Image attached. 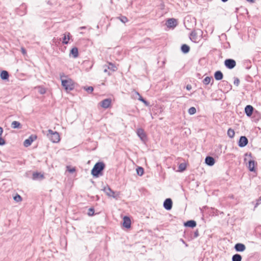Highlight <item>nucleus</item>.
<instances>
[{
	"instance_id": "nucleus-36",
	"label": "nucleus",
	"mask_w": 261,
	"mask_h": 261,
	"mask_svg": "<svg viewBox=\"0 0 261 261\" xmlns=\"http://www.w3.org/2000/svg\"><path fill=\"white\" fill-rule=\"evenodd\" d=\"M13 199L16 202H20L22 200L21 197L18 194H16V195L14 197Z\"/></svg>"
},
{
	"instance_id": "nucleus-22",
	"label": "nucleus",
	"mask_w": 261,
	"mask_h": 261,
	"mask_svg": "<svg viewBox=\"0 0 261 261\" xmlns=\"http://www.w3.org/2000/svg\"><path fill=\"white\" fill-rule=\"evenodd\" d=\"M255 162L253 160H250L248 162L249 170L251 171H255Z\"/></svg>"
},
{
	"instance_id": "nucleus-29",
	"label": "nucleus",
	"mask_w": 261,
	"mask_h": 261,
	"mask_svg": "<svg viewBox=\"0 0 261 261\" xmlns=\"http://www.w3.org/2000/svg\"><path fill=\"white\" fill-rule=\"evenodd\" d=\"M234 134H235V133L233 129L229 128L228 129L227 135L229 137H230V138H233V137L234 136Z\"/></svg>"
},
{
	"instance_id": "nucleus-25",
	"label": "nucleus",
	"mask_w": 261,
	"mask_h": 261,
	"mask_svg": "<svg viewBox=\"0 0 261 261\" xmlns=\"http://www.w3.org/2000/svg\"><path fill=\"white\" fill-rule=\"evenodd\" d=\"M11 127L13 128H20L21 127V125L18 121H14L11 123Z\"/></svg>"
},
{
	"instance_id": "nucleus-18",
	"label": "nucleus",
	"mask_w": 261,
	"mask_h": 261,
	"mask_svg": "<svg viewBox=\"0 0 261 261\" xmlns=\"http://www.w3.org/2000/svg\"><path fill=\"white\" fill-rule=\"evenodd\" d=\"M70 56H72L74 58H76L79 56V51L77 47H74L70 50Z\"/></svg>"
},
{
	"instance_id": "nucleus-17",
	"label": "nucleus",
	"mask_w": 261,
	"mask_h": 261,
	"mask_svg": "<svg viewBox=\"0 0 261 261\" xmlns=\"http://www.w3.org/2000/svg\"><path fill=\"white\" fill-rule=\"evenodd\" d=\"M70 34L69 32H67L64 34V37L63 38L62 43L63 44H67L68 43L69 40L70 38Z\"/></svg>"
},
{
	"instance_id": "nucleus-42",
	"label": "nucleus",
	"mask_w": 261,
	"mask_h": 261,
	"mask_svg": "<svg viewBox=\"0 0 261 261\" xmlns=\"http://www.w3.org/2000/svg\"><path fill=\"white\" fill-rule=\"evenodd\" d=\"M199 236V232H198V230H197L195 232H194V238H197Z\"/></svg>"
},
{
	"instance_id": "nucleus-9",
	"label": "nucleus",
	"mask_w": 261,
	"mask_h": 261,
	"mask_svg": "<svg viewBox=\"0 0 261 261\" xmlns=\"http://www.w3.org/2000/svg\"><path fill=\"white\" fill-rule=\"evenodd\" d=\"M137 134L142 141H145L146 140V135L143 129L141 128L137 129Z\"/></svg>"
},
{
	"instance_id": "nucleus-1",
	"label": "nucleus",
	"mask_w": 261,
	"mask_h": 261,
	"mask_svg": "<svg viewBox=\"0 0 261 261\" xmlns=\"http://www.w3.org/2000/svg\"><path fill=\"white\" fill-rule=\"evenodd\" d=\"M106 167L102 162H97L91 170V174L93 177H98L102 175V171Z\"/></svg>"
},
{
	"instance_id": "nucleus-44",
	"label": "nucleus",
	"mask_w": 261,
	"mask_h": 261,
	"mask_svg": "<svg viewBox=\"0 0 261 261\" xmlns=\"http://www.w3.org/2000/svg\"><path fill=\"white\" fill-rule=\"evenodd\" d=\"M186 88L188 90H190L192 88L191 86L190 85H188L186 87Z\"/></svg>"
},
{
	"instance_id": "nucleus-37",
	"label": "nucleus",
	"mask_w": 261,
	"mask_h": 261,
	"mask_svg": "<svg viewBox=\"0 0 261 261\" xmlns=\"http://www.w3.org/2000/svg\"><path fill=\"white\" fill-rule=\"evenodd\" d=\"M84 89L88 93H92L93 91V87L92 86H89L88 87H84Z\"/></svg>"
},
{
	"instance_id": "nucleus-30",
	"label": "nucleus",
	"mask_w": 261,
	"mask_h": 261,
	"mask_svg": "<svg viewBox=\"0 0 261 261\" xmlns=\"http://www.w3.org/2000/svg\"><path fill=\"white\" fill-rule=\"evenodd\" d=\"M117 18L123 23H125L128 21V18L126 16L123 15H121L120 16L118 17Z\"/></svg>"
},
{
	"instance_id": "nucleus-45",
	"label": "nucleus",
	"mask_w": 261,
	"mask_h": 261,
	"mask_svg": "<svg viewBox=\"0 0 261 261\" xmlns=\"http://www.w3.org/2000/svg\"><path fill=\"white\" fill-rule=\"evenodd\" d=\"M135 94L136 95L138 96L139 97H140V96H141V95L139 94V93L138 92H137V91H135Z\"/></svg>"
},
{
	"instance_id": "nucleus-34",
	"label": "nucleus",
	"mask_w": 261,
	"mask_h": 261,
	"mask_svg": "<svg viewBox=\"0 0 261 261\" xmlns=\"http://www.w3.org/2000/svg\"><path fill=\"white\" fill-rule=\"evenodd\" d=\"M138 100L143 102L146 106H149V102L143 98L141 96H140V97L138 98Z\"/></svg>"
},
{
	"instance_id": "nucleus-33",
	"label": "nucleus",
	"mask_w": 261,
	"mask_h": 261,
	"mask_svg": "<svg viewBox=\"0 0 261 261\" xmlns=\"http://www.w3.org/2000/svg\"><path fill=\"white\" fill-rule=\"evenodd\" d=\"M212 79V77L209 76H206V77H205L204 79L203 80V84L206 85H208L210 83Z\"/></svg>"
},
{
	"instance_id": "nucleus-26",
	"label": "nucleus",
	"mask_w": 261,
	"mask_h": 261,
	"mask_svg": "<svg viewBox=\"0 0 261 261\" xmlns=\"http://www.w3.org/2000/svg\"><path fill=\"white\" fill-rule=\"evenodd\" d=\"M3 133V128L0 126V145L3 146L6 144L5 140L2 137Z\"/></svg>"
},
{
	"instance_id": "nucleus-49",
	"label": "nucleus",
	"mask_w": 261,
	"mask_h": 261,
	"mask_svg": "<svg viewBox=\"0 0 261 261\" xmlns=\"http://www.w3.org/2000/svg\"><path fill=\"white\" fill-rule=\"evenodd\" d=\"M248 2H254L255 0H247Z\"/></svg>"
},
{
	"instance_id": "nucleus-8",
	"label": "nucleus",
	"mask_w": 261,
	"mask_h": 261,
	"mask_svg": "<svg viewBox=\"0 0 261 261\" xmlns=\"http://www.w3.org/2000/svg\"><path fill=\"white\" fill-rule=\"evenodd\" d=\"M248 143V139L245 136H241L240 138L238 145L240 147H244L247 145Z\"/></svg>"
},
{
	"instance_id": "nucleus-43",
	"label": "nucleus",
	"mask_w": 261,
	"mask_h": 261,
	"mask_svg": "<svg viewBox=\"0 0 261 261\" xmlns=\"http://www.w3.org/2000/svg\"><path fill=\"white\" fill-rule=\"evenodd\" d=\"M103 67L105 68L104 69V70H103V72H108V69H108V66L107 65H105L103 66Z\"/></svg>"
},
{
	"instance_id": "nucleus-7",
	"label": "nucleus",
	"mask_w": 261,
	"mask_h": 261,
	"mask_svg": "<svg viewBox=\"0 0 261 261\" xmlns=\"http://www.w3.org/2000/svg\"><path fill=\"white\" fill-rule=\"evenodd\" d=\"M172 201L170 198H167L164 202L163 206L164 208L167 210L169 211L171 210L172 207Z\"/></svg>"
},
{
	"instance_id": "nucleus-5",
	"label": "nucleus",
	"mask_w": 261,
	"mask_h": 261,
	"mask_svg": "<svg viewBox=\"0 0 261 261\" xmlns=\"http://www.w3.org/2000/svg\"><path fill=\"white\" fill-rule=\"evenodd\" d=\"M103 191L109 197L117 198V196L115 195V192L113 191L109 186L107 185L106 187H105L103 189Z\"/></svg>"
},
{
	"instance_id": "nucleus-48",
	"label": "nucleus",
	"mask_w": 261,
	"mask_h": 261,
	"mask_svg": "<svg viewBox=\"0 0 261 261\" xmlns=\"http://www.w3.org/2000/svg\"><path fill=\"white\" fill-rule=\"evenodd\" d=\"M222 82L225 85H227L228 84V82L227 81H223Z\"/></svg>"
},
{
	"instance_id": "nucleus-41",
	"label": "nucleus",
	"mask_w": 261,
	"mask_h": 261,
	"mask_svg": "<svg viewBox=\"0 0 261 261\" xmlns=\"http://www.w3.org/2000/svg\"><path fill=\"white\" fill-rule=\"evenodd\" d=\"M21 51L22 54L23 55H27V51H26L24 47H22L21 48Z\"/></svg>"
},
{
	"instance_id": "nucleus-46",
	"label": "nucleus",
	"mask_w": 261,
	"mask_h": 261,
	"mask_svg": "<svg viewBox=\"0 0 261 261\" xmlns=\"http://www.w3.org/2000/svg\"><path fill=\"white\" fill-rule=\"evenodd\" d=\"M41 94H44L45 92V91L44 89H42L40 91Z\"/></svg>"
},
{
	"instance_id": "nucleus-47",
	"label": "nucleus",
	"mask_w": 261,
	"mask_h": 261,
	"mask_svg": "<svg viewBox=\"0 0 261 261\" xmlns=\"http://www.w3.org/2000/svg\"><path fill=\"white\" fill-rule=\"evenodd\" d=\"M74 171H75V169H74V168H72V169H70V170H69V172H71V173H72V172H73Z\"/></svg>"
},
{
	"instance_id": "nucleus-13",
	"label": "nucleus",
	"mask_w": 261,
	"mask_h": 261,
	"mask_svg": "<svg viewBox=\"0 0 261 261\" xmlns=\"http://www.w3.org/2000/svg\"><path fill=\"white\" fill-rule=\"evenodd\" d=\"M253 110L254 108L252 106L247 105L245 108V113L247 116L250 117L252 115Z\"/></svg>"
},
{
	"instance_id": "nucleus-27",
	"label": "nucleus",
	"mask_w": 261,
	"mask_h": 261,
	"mask_svg": "<svg viewBox=\"0 0 261 261\" xmlns=\"http://www.w3.org/2000/svg\"><path fill=\"white\" fill-rule=\"evenodd\" d=\"M242 256L239 254H235L232 257V261H241Z\"/></svg>"
},
{
	"instance_id": "nucleus-38",
	"label": "nucleus",
	"mask_w": 261,
	"mask_h": 261,
	"mask_svg": "<svg viewBox=\"0 0 261 261\" xmlns=\"http://www.w3.org/2000/svg\"><path fill=\"white\" fill-rule=\"evenodd\" d=\"M94 209L92 207L90 208L88 210V215L90 216H92L94 215Z\"/></svg>"
},
{
	"instance_id": "nucleus-12",
	"label": "nucleus",
	"mask_w": 261,
	"mask_h": 261,
	"mask_svg": "<svg viewBox=\"0 0 261 261\" xmlns=\"http://www.w3.org/2000/svg\"><path fill=\"white\" fill-rule=\"evenodd\" d=\"M166 25L169 28H174L177 25V21L174 18H169L166 22Z\"/></svg>"
},
{
	"instance_id": "nucleus-3",
	"label": "nucleus",
	"mask_w": 261,
	"mask_h": 261,
	"mask_svg": "<svg viewBox=\"0 0 261 261\" xmlns=\"http://www.w3.org/2000/svg\"><path fill=\"white\" fill-rule=\"evenodd\" d=\"M47 137L53 143H58L60 140L59 134L57 132H54L51 129L48 130Z\"/></svg>"
},
{
	"instance_id": "nucleus-35",
	"label": "nucleus",
	"mask_w": 261,
	"mask_h": 261,
	"mask_svg": "<svg viewBox=\"0 0 261 261\" xmlns=\"http://www.w3.org/2000/svg\"><path fill=\"white\" fill-rule=\"evenodd\" d=\"M196 112V109L195 107H191L189 110H188V113L190 115H193L194 114H195Z\"/></svg>"
},
{
	"instance_id": "nucleus-2",
	"label": "nucleus",
	"mask_w": 261,
	"mask_h": 261,
	"mask_svg": "<svg viewBox=\"0 0 261 261\" xmlns=\"http://www.w3.org/2000/svg\"><path fill=\"white\" fill-rule=\"evenodd\" d=\"M61 83L62 86L67 92L71 91L74 88V83L70 79H68L67 80H62Z\"/></svg>"
},
{
	"instance_id": "nucleus-24",
	"label": "nucleus",
	"mask_w": 261,
	"mask_h": 261,
	"mask_svg": "<svg viewBox=\"0 0 261 261\" xmlns=\"http://www.w3.org/2000/svg\"><path fill=\"white\" fill-rule=\"evenodd\" d=\"M190 39L194 42H196L197 41V33L195 31H192L190 34Z\"/></svg>"
},
{
	"instance_id": "nucleus-11",
	"label": "nucleus",
	"mask_w": 261,
	"mask_h": 261,
	"mask_svg": "<svg viewBox=\"0 0 261 261\" xmlns=\"http://www.w3.org/2000/svg\"><path fill=\"white\" fill-rule=\"evenodd\" d=\"M123 226L126 228H129L131 226V221L127 216H124L123 219Z\"/></svg>"
},
{
	"instance_id": "nucleus-28",
	"label": "nucleus",
	"mask_w": 261,
	"mask_h": 261,
	"mask_svg": "<svg viewBox=\"0 0 261 261\" xmlns=\"http://www.w3.org/2000/svg\"><path fill=\"white\" fill-rule=\"evenodd\" d=\"M108 69L112 70V71H115L117 70V67L112 63H109V66H108Z\"/></svg>"
},
{
	"instance_id": "nucleus-6",
	"label": "nucleus",
	"mask_w": 261,
	"mask_h": 261,
	"mask_svg": "<svg viewBox=\"0 0 261 261\" xmlns=\"http://www.w3.org/2000/svg\"><path fill=\"white\" fill-rule=\"evenodd\" d=\"M36 139L37 136L36 135H31L28 139L24 140L23 142V145L26 147H29L31 145L32 143Z\"/></svg>"
},
{
	"instance_id": "nucleus-52",
	"label": "nucleus",
	"mask_w": 261,
	"mask_h": 261,
	"mask_svg": "<svg viewBox=\"0 0 261 261\" xmlns=\"http://www.w3.org/2000/svg\"><path fill=\"white\" fill-rule=\"evenodd\" d=\"M111 73L110 72H108V75H110Z\"/></svg>"
},
{
	"instance_id": "nucleus-21",
	"label": "nucleus",
	"mask_w": 261,
	"mask_h": 261,
	"mask_svg": "<svg viewBox=\"0 0 261 261\" xmlns=\"http://www.w3.org/2000/svg\"><path fill=\"white\" fill-rule=\"evenodd\" d=\"M43 177H44L43 175L41 174V173L36 172H34L33 173L32 178L34 180L42 179Z\"/></svg>"
},
{
	"instance_id": "nucleus-10",
	"label": "nucleus",
	"mask_w": 261,
	"mask_h": 261,
	"mask_svg": "<svg viewBox=\"0 0 261 261\" xmlns=\"http://www.w3.org/2000/svg\"><path fill=\"white\" fill-rule=\"evenodd\" d=\"M111 102V98H106L100 102V106L104 109H107L110 106Z\"/></svg>"
},
{
	"instance_id": "nucleus-51",
	"label": "nucleus",
	"mask_w": 261,
	"mask_h": 261,
	"mask_svg": "<svg viewBox=\"0 0 261 261\" xmlns=\"http://www.w3.org/2000/svg\"><path fill=\"white\" fill-rule=\"evenodd\" d=\"M80 29H85V27H81Z\"/></svg>"
},
{
	"instance_id": "nucleus-4",
	"label": "nucleus",
	"mask_w": 261,
	"mask_h": 261,
	"mask_svg": "<svg viewBox=\"0 0 261 261\" xmlns=\"http://www.w3.org/2000/svg\"><path fill=\"white\" fill-rule=\"evenodd\" d=\"M224 65L228 69H231L236 66V62L232 59H226L224 61Z\"/></svg>"
},
{
	"instance_id": "nucleus-50",
	"label": "nucleus",
	"mask_w": 261,
	"mask_h": 261,
	"mask_svg": "<svg viewBox=\"0 0 261 261\" xmlns=\"http://www.w3.org/2000/svg\"><path fill=\"white\" fill-rule=\"evenodd\" d=\"M228 1V0H221V1L223 2H226Z\"/></svg>"
},
{
	"instance_id": "nucleus-20",
	"label": "nucleus",
	"mask_w": 261,
	"mask_h": 261,
	"mask_svg": "<svg viewBox=\"0 0 261 261\" xmlns=\"http://www.w3.org/2000/svg\"><path fill=\"white\" fill-rule=\"evenodd\" d=\"M1 78L3 80H8L9 77V74L6 70H3L0 75Z\"/></svg>"
},
{
	"instance_id": "nucleus-32",
	"label": "nucleus",
	"mask_w": 261,
	"mask_h": 261,
	"mask_svg": "<svg viewBox=\"0 0 261 261\" xmlns=\"http://www.w3.org/2000/svg\"><path fill=\"white\" fill-rule=\"evenodd\" d=\"M186 169V165L184 163H181L179 164L178 166V171L182 172L185 171Z\"/></svg>"
},
{
	"instance_id": "nucleus-39",
	"label": "nucleus",
	"mask_w": 261,
	"mask_h": 261,
	"mask_svg": "<svg viewBox=\"0 0 261 261\" xmlns=\"http://www.w3.org/2000/svg\"><path fill=\"white\" fill-rule=\"evenodd\" d=\"M234 84L235 85H236L237 86H238L239 84H240V80L237 77H236L234 78V82H233Z\"/></svg>"
},
{
	"instance_id": "nucleus-16",
	"label": "nucleus",
	"mask_w": 261,
	"mask_h": 261,
	"mask_svg": "<svg viewBox=\"0 0 261 261\" xmlns=\"http://www.w3.org/2000/svg\"><path fill=\"white\" fill-rule=\"evenodd\" d=\"M184 226L191 228H194L196 226V222L194 220H189L184 223Z\"/></svg>"
},
{
	"instance_id": "nucleus-31",
	"label": "nucleus",
	"mask_w": 261,
	"mask_h": 261,
	"mask_svg": "<svg viewBox=\"0 0 261 261\" xmlns=\"http://www.w3.org/2000/svg\"><path fill=\"white\" fill-rule=\"evenodd\" d=\"M137 173L139 176H142L144 174V169L141 167H138L136 169Z\"/></svg>"
},
{
	"instance_id": "nucleus-14",
	"label": "nucleus",
	"mask_w": 261,
	"mask_h": 261,
	"mask_svg": "<svg viewBox=\"0 0 261 261\" xmlns=\"http://www.w3.org/2000/svg\"><path fill=\"white\" fill-rule=\"evenodd\" d=\"M235 250L238 252H243L246 249V246L242 243H237L234 246Z\"/></svg>"
},
{
	"instance_id": "nucleus-15",
	"label": "nucleus",
	"mask_w": 261,
	"mask_h": 261,
	"mask_svg": "<svg viewBox=\"0 0 261 261\" xmlns=\"http://www.w3.org/2000/svg\"><path fill=\"white\" fill-rule=\"evenodd\" d=\"M205 163L206 165L210 166H212L214 165L215 160L214 158L210 156H207L205 158Z\"/></svg>"
},
{
	"instance_id": "nucleus-19",
	"label": "nucleus",
	"mask_w": 261,
	"mask_h": 261,
	"mask_svg": "<svg viewBox=\"0 0 261 261\" xmlns=\"http://www.w3.org/2000/svg\"><path fill=\"white\" fill-rule=\"evenodd\" d=\"M214 77L216 80L217 81H220L221 80L223 77V74L222 72L218 70L216 71L214 73Z\"/></svg>"
},
{
	"instance_id": "nucleus-23",
	"label": "nucleus",
	"mask_w": 261,
	"mask_h": 261,
	"mask_svg": "<svg viewBox=\"0 0 261 261\" xmlns=\"http://www.w3.org/2000/svg\"><path fill=\"white\" fill-rule=\"evenodd\" d=\"M190 47L186 44H182L181 46V51L184 54H187L189 53L190 51Z\"/></svg>"
},
{
	"instance_id": "nucleus-40",
	"label": "nucleus",
	"mask_w": 261,
	"mask_h": 261,
	"mask_svg": "<svg viewBox=\"0 0 261 261\" xmlns=\"http://www.w3.org/2000/svg\"><path fill=\"white\" fill-rule=\"evenodd\" d=\"M261 203V196L257 200L254 208H256L259 204Z\"/></svg>"
}]
</instances>
